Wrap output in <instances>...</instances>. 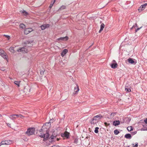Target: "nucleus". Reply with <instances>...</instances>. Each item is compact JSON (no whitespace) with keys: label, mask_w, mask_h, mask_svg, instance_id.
I'll use <instances>...</instances> for the list:
<instances>
[{"label":"nucleus","mask_w":147,"mask_h":147,"mask_svg":"<svg viewBox=\"0 0 147 147\" xmlns=\"http://www.w3.org/2000/svg\"><path fill=\"white\" fill-rule=\"evenodd\" d=\"M6 144H11L12 142V141L9 140H5Z\"/></svg>","instance_id":"24"},{"label":"nucleus","mask_w":147,"mask_h":147,"mask_svg":"<svg viewBox=\"0 0 147 147\" xmlns=\"http://www.w3.org/2000/svg\"><path fill=\"white\" fill-rule=\"evenodd\" d=\"M50 26L49 24H46L40 26L41 29L42 30H45L46 28H49Z\"/></svg>","instance_id":"7"},{"label":"nucleus","mask_w":147,"mask_h":147,"mask_svg":"<svg viewBox=\"0 0 147 147\" xmlns=\"http://www.w3.org/2000/svg\"><path fill=\"white\" fill-rule=\"evenodd\" d=\"M55 2V0H54L53 2H51L49 6V8H51L53 6Z\"/></svg>","instance_id":"32"},{"label":"nucleus","mask_w":147,"mask_h":147,"mask_svg":"<svg viewBox=\"0 0 147 147\" xmlns=\"http://www.w3.org/2000/svg\"><path fill=\"white\" fill-rule=\"evenodd\" d=\"M137 133V131H135L134 132H132L131 133V134L132 135H134L136 134Z\"/></svg>","instance_id":"42"},{"label":"nucleus","mask_w":147,"mask_h":147,"mask_svg":"<svg viewBox=\"0 0 147 147\" xmlns=\"http://www.w3.org/2000/svg\"><path fill=\"white\" fill-rule=\"evenodd\" d=\"M125 137L127 139H130L131 138V136L130 134H128L125 135Z\"/></svg>","instance_id":"19"},{"label":"nucleus","mask_w":147,"mask_h":147,"mask_svg":"<svg viewBox=\"0 0 147 147\" xmlns=\"http://www.w3.org/2000/svg\"><path fill=\"white\" fill-rule=\"evenodd\" d=\"M44 71H45V70H40V75L42 76L44 74Z\"/></svg>","instance_id":"40"},{"label":"nucleus","mask_w":147,"mask_h":147,"mask_svg":"<svg viewBox=\"0 0 147 147\" xmlns=\"http://www.w3.org/2000/svg\"><path fill=\"white\" fill-rule=\"evenodd\" d=\"M55 138V137L52 134V135L50 137V138L51 139L53 140Z\"/></svg>","instance_id":"43"},{"label":"nucleus","mask_w":147,"mask_h":147,"mask_svg":"<svg viewBox=\"0 0 147 147\" xmlns=\"http://www.w3.org/2000/svg\"><path fill=\"white\" fill-rule=\"evenodd\" d=\"M144 121L145 123L147 124V118L146 119L144 120Z\"/></svg>","instance_id":"46"},{"label":"nucleus","mask_w":147,"mask_h":147,"mask_svg":"<svg viewBox=\"0 0 147 147\" xmlns=\"http://www.w3.org/2000/svg\"><path fill=\"white\" fill-rule=\"evenodd\" d=\"M1 70L3 71H4L5 70V67H1Z\"/></svg>","instance_id":"44"},{"label":"nucleus","mask_w":147,"mask_h":147,"mask_svg":"<svg viewBox=\"0 0 147 147\" xmlns=\"http://www.w3.org/2000/svg\"><path fill=\"white\" fill-rule=\"evenodd\" d=\"M33 30V29L31 28H26L24 30V33L25 34H29Z\"/></svg>","instance_id":"6"},{"label":"nucleus","mask_w":147,"mask_h":147,"mask_svg":"<svg viewBox=\"0 0 147 147\" xmlns=\"http://www.w3.org/2000/svg\"><path fill=\"white\" fill-rule=\"evenodd\" d=\"M74 91L76 92H77L79 90V86L77 84L76 85V86H75L74 88Z\"/></svg>","instance_id":"21"},{"label":"nucleus","mask_w":147,"mask_h":147,"mask_svg":"<svg viewBox=\"0 0 147 147\" xmlns=\"http://www.w3.org/2000/svg\"><path fill=\"white\" fill-rule=\"evenodd\" d=\"M1 116V115L0 114V116Z\"/></svg>","instance_id":"55"},{"label":"nucleus","mask_w":147,"mask_h":147,"mask_svg":"<svg viewBox=\"0 0 147 147\" xmlns=\"http://www.w3.org/2000/svg\"><path fill=\"white\" fill-rule=\"evenodd\" d=\"M56 146L55 145H54L53 146H52L51 147H55Z\"/></svg>","instance_id":"52"},{"label":"nucleus","mask_w":147,"mask_h":147,"mask_svg":"<svg viewBox=\"0 0 147 147\" xmlns=\"http://www.w3.org/2000/svg\"><path fill=\"white\" fill-rule=\"evenodd\" d=\"M57 141H59V139L58 138H57Z\"/></svg>","instance_id":"53"},{"label":"nucleus","mask_w":147,"mask_h":147,"mask_svg":"<svg viewBox=\"0 0 147 147\" xmlns=\"http://www.w3.org/2000/svg\"><path fill=\"white\" fill-rule=\"evenodd\" d=\"M22 13L25 16H27L28 15V13L25 11L24 10L22 12Z\"/></svg>","instance_id":"35"},{"label":"nucleus","mask_w":147,"mask_h":147,"mask_svg":"<svg viewBox=\"0 0 147 147\" xmlns=\"http://www.w3.org/2000/svg\"><path fill=\"white\" fill-rule=\"evenodd\" d=\"M69 133L66 131L63 133L61 134V136L62 137H65L66 138H69Z\"/></svg>","instance_id":"4"},{"label":"nucleus","mask_w":147,"mask_h":147,"mask_svg":"<svg viewBox=\"0 0 147 147\" xmlns=\"http://www.w3.org/2000/svg\"><path fill=\"white\" fill-rule=\"evenodd\" d=\"M99 129V128L98 127H96L95 128V129L94 130V132L96 133H98V129Z\"/></svg>","instance_id":"37"},{"label":"nucleus","mask_w":147,"mask_h":147,"mask_svg":"<svg viewBox=\"0 0 147 147\" xmlns=\"http://www.w3.org/2000/svg\"><path fill=\"white\" fill-rule=\"evenodd\" d=\"M119 133V131L117 129H115L114 131V133L115 135H117Z\"/></svg>","instance_id":"34"},{"label":"nucleus","mask_w":147,"mask_h":147,"mask_svg":"<svg viewBox=\"0 0 147 147\" xmlns=\"http://www.w3.org/2000/svg\"><path fill=\"white\" fill-rule=\"evenodd\" d=\"M35 131V130L34 128L31 127L28 129L27 131L26 132V134L27 135L30 136L34 134Z\"/></svg>","instance_id":"1"},{"label":"nucleus","mask_w":147,"mask_h":147,"mask_svg":"<svg viewBox=\"0 0 147 147\" xmlns=\"http://www.w3.org/2000/svg\"><path fill=\"white\" fill-rule=\"evenodd\" d=\"M33 40H28L25 41L24 43L26 45L30 44H31L32 42H33Z\"/></svg>","instance_id":"22"},{"label":"nucleus","mask_w":147,"mask_h":147,"mask_svg":"<svg viewBox=\"0 0 147 147\" xmlns=\"http://www.w3.org/2000/svg\"><path fill=\"white\" fill-rule=\"evenodd\" d=\"M111 66L112 68L115 69L117 67V63H112L111 64Z\"/></svg>","instance_id":"16"},{"label":"nucleus","mask_w":147,"mask_h":147,"mask_svg":"<svg viewBox=\"0 0 147 147\" xmlns=\"http://www.w3.org/2000/svg\"><path fill=\"white\" fill-rule=\"evenodd\" d=\"M132 145L133 146V147H138V143L136 142V144L135 145H134V144H132Z\"/></svg>","instance_id":"39"},{"label":"nucleus","mask_w":147,"mask_h":147,"mask_svg":"<svg viewBox=\"0 0 147 147\" xmlns=\"http://www.w3.org/2000/svg\"><path fill=\"white\" fill-rule=\"evenodd\" d=\"M16 117H19L21 118H22L23 117H24V116L21 114H16Z\"/></svg>","instance_id":"36"},{"label":"nucleus","mask_w":147,"mask_h":147,"mask_svg":"<svg viewBox=\"0 0 147 147\" xmlns=\"http://www.w3.org/2000/svg\"><path fill=\"white\" fill-rule=\"evenodd\" d=\"M45 139L44 140V141H45L46 140H47L49 137V131H46V133L45 134Z\"/></svg>","instance_id":"17"},{"label":"nucleus","mask_w":147,"mask_h":147,"mask_svg":"<svg viewBox=\"0 0 147 147\" xmlns=\"http://www.w3.org/2000/svg\"><path fill=\"white\" fill-rule=\"evenodd\" d=\"M130 86H128V84H126L125 86V90L127 92H130L131 91V90L130 89Z\"/></svg>","instance_id":"9"},{"label":"nucleus","mask_w":147,"mask_h":147,"mask_svg":"<svg viewBox=\"0 0 147 147\" xmlns=\"http://www.w3.org/2000/svg\"><path fill=\"white\" fill-rule=\"evenodd\" d=\"M98 122V121L97 120H96V119H94V117L93 119H91L90 123L92 124H95L97 123Z\"/></svg>","instance_id":"11"},{"label":"nucleus","mask_w":147,"mask_h":147,"mask_svg":"<svg viewBox=\"0 0 147 147\" xmlns=\"http://www.w3.org/2000/svg\"><path fill=\"white\" fill-rule=\"evenodd\" d=\"M78 142V138H76L75 139L74 143L76 144H77Z\"/></svg>","instance_id":"33"},{"label":"nucleus","mask_w":147,"mask_h":147,"mask_svg":"<svg viewBox=\"0 0 147 147\" xmlns=\"http://www.w3.org/2000/svg\"><path fill=\"white\" fill-rule=\"evenodd\" d=\"M4 36H5L7 38L8 40L10 39V37L9 36L4 34Z\"/></svg>","instance_id":"41"},{"label":"nucleus","mask_w":147,"mask_h":147,"mask_svg":"<svg viewBox=\"0 0 147 147\" xmlns=\"http://www.w3.org/2000/svg\"><path fill=\"white\" fill-rule=\"evenodd\" d=\"M45 134L40 133V135H39V136L42 138H43V140L45 139Z\"/></svg>","instance_id":"30"},{"label":"nucleus","mask_w":147,"mask_h":147,"mask_svg":"<svg viewBox=\"0 0 147 147\" xmlns=\"http://www.w3.org/2000/svg\"><path fill=\"white\" fill-rule=\"evenodd\" d=\"M128 61V62L131 64H135L136 62H135L131 58H129L127 59Z\"/></svg>","instance_id":"12"},{"label":"nucleus","mask_w":147,"mask_h":147,"mask_svg":"<svg viewBox=\"0 0 147 147\" xmlns=\"http://www.w3.org/2000/svg\"><path fill=\"white\" fill-rule=\"evenodd\" d=\"M104 124L106 126H108V124L107 122H105Z\"/></svg>","instance_id":"48"},{"label":"nucleus","mask_w":147,"mask_h":147,"mask_svg":"<svg viewBox=\"0 0 147 147\" xmlns=\"http://www.w3.org/2000/svg\"><path fill=\"white\" fill-rule=\"evenodd\" d=\"M16 114H13L12 115H11L9 116V118L13 120H14V119L16 118Z\"/></svg>","instance_id":"15"},{"label":"nucleus","mask_w":147,"mask_h":147,"mask_svg":"<svg viewBox=\"0 0 147 147\" xmlns=\"http://www.w3.org/2000/svg\"><path fill=\"white\" fill-rule=\"evenodd\" d=\"M140 130L142 131H147V126L143 125V127Z\"/></svg>","instance_id":"23"},{"label":"nucleus","mask_w":147,"mask_h":147,"mask_svg":"<svg viewBox=\"0 0 147 147\" xmlns=\"http://www.w3.org/2000/svg\"><path fill=\"white\" fill-rule=\"evenodd\" d=\"M66 6L64 5H63L61 6L60 8L59 9V10L60 11L66 8Z\"/></svg>","instance_id":"26"},{"label":"nucleus","mask_w":147,"mask_h":147,"mask_svg":"<svg viewBox=\"0 0 147 147\" xmlns=\"http://www.w3.org/2000/svg\"><path fill=\"white\" fill-rule=\"evenodd\" d=\"M27 46H28V47H31V45H30L29 46H26L25 47H26Z\"/></svg>","instance_id":"51"},{"label":"nucleus","mask_w":147,"mask_h":147,"mask_svg":"<svg viewBox=\"0 0 147 147\" xmlns=\"http://www.w3.org/2000/svg\"><path fill=\"white\" fill-rule=\"evenodd\" d=\"M131 120V119H130V118H128V122H129V121H130Z\"/></svg>","instance_id":"49"},{"label":"nucleus","mask_w":147,"mask_h":147,"mask_svg":"<svg viewBox=\"0 0 147 147\" xmlns=\"http://www.w3.org/2000/svg\"><path fill=\"white\" fill-rule=\"evenodd\" d=\"M68 50L66 49H65L63 50V51L61 52V55L63 57L65 54L67 52Z\"/></svg>","instance_id":"13"},{"label":"nucleus","mask_w":147,"mask_h":147,"mask_svg":"<svg viewBox=\"0 0 147 147\" xmlns=\"http://www.w3.org/2000/svg\"><path fill=\"white\" fill-rule=\"evenodd\" d=\"M112 63H116L115 61L114 60H113L112 61Z\"/></svg>","instance_id":"47"},{"label":"nucleus","mask_w":147,"mask_h":147,"mask_svg":"<svg viewBox=\"0 0 147 147\" xmlns=\"http://www.w3.org/2000/svg\"><path fill=\"white\" fill-rule=\"evenodd\" d=\"M127 147H129V146H128Z\"/></svg>","instance_id":"54"},{"label":"nucleus","mask_w":147,"mask_h":147,"mask_svg":"<svg viewBox=\"0 0 147 147\" xmlns=\"http://www.w3.org/2000/svg\"><path fill=\"white\" fill-rule=\"evenodd\" d=\"M147 5V3H146L142 5L140 7L139 9H138L139 10L141 11L145 8L146 6Z\"/></svg>","instance_id":"8"},{"label":"nucleus","mask_w":147,"mask_h":147,"mask_svg":"<svg viewBox=\"0 0 147 147\" xmlns=\"http://www.w3.org/2000/svg\"><path fill=\"white\" fill-rule=\"evenodd\" d=\"M0 55L4 59L7 60V56L5 52L2 49H0Z\"/></svg>","instance_id":"2"},{"label":"nucleus","mask_w":147,"mask_h":147,"mask_svg":"<svg viewBox=\"0 0 147 147\" xmlns=\"http://www.w3.org/2000/svg\"><path fill=\"white\" fill-rule=\"evenodd\" d=\"M20 82V81H15L14 82V83L15 84L17 85L19 87Z\"/></svg>","instance_id":"27"},{"label":"nucleus","mask_w":147,"mask_h":147,"mask_svg":"<svg viewBox=\"0 0 147 147\" xmlns=\"http://www.w3.org/2000/svg\"><path fill=\"white\" fill-rule=\"evenodd\" d=\"M17 51L19 52H22L23 53H27L28 52V50L25 48L23 47L17 50Z\"/></svg>","instance_id":"5"},{"label":"nucleus","mask_w":147,"mask_h":147,"mask_svg":"<svg viewBox=\"0 0 147 147\" xmlns=\"http://www.w3.org/2000/svg\"><path fill=\"white\" fill-rule=\"evenodd\" d=\"M20 28L23 29L25 28L26 26L25 25L23 24H21L20 25Z\"/></svg>","instance_id":"28"},{"label":"nucleus","mask_w":147,"mask_h":147,"mask_svg":"<svg viewBox=\"0 0 147 147\" xmlns=\"http://www.w3.org/2000/svg\"><path fill=\"white\" fill-rule=\"evenodd\" d=\"M42 130H43V129H41L40 130H39V131L40 132H43Z\"/></svg>","instance_id":"50"},{"label":"nucleus","mask_w":147,"mask_h":147,"mask_svg":"<svg viewBox=\"0 0 147 147\" xmlns=\"http://www.w3.org/2000/svg\"><path fill=\"white\" fill-rule=\"evenodd\" d=\"M68 39V38L67 36H65V37H60L59 38H58L57 39V40H67Z\"/></svg>","instance_id":"14"},{"label":"nucleus","mask_w":147,"mask_h":147,"mask_svg":"<svg viewBox=\"0 0 147 147\" xmlns=\"http://www.w3.org/2000/svg\"><path fill=\"white\" fill-rule=\"evenodd\" d=\"M105 24H104L102 23L101 25L100 26V29L99 31V33H100L103 30Z\"/></svg>","instance_id":"20"},{"label":"nucleus","mask_w":147,"mask_h":147,"mask_svg":"<svg viewBox=\"0 0 147 147\" xmlns=\"http://www.w3.org/2000/svg\"><path fill=\"white\" fill-rule=\"evenodd\" d=\"M102 117V116L100 114L97 115L94 117V119H96L98 121L100 120Z\"/></svg>","instance_id":"10"},{"label":"nucleus","mask_w":147,"mask_h":147,"mask_svg":"<svg viewBox=\"0 0 147 147\" xmlns=\"http://www.w3.org/2000/svg\"><path fill=\"white\" fill-rule=\"evenodd\" d=\"M127 129L128 131H131L133 130V128L132 126H129L127 127Z\"/></svg>","instance_id":"25"},{"label":"nucleus","mask_w":147,"mask_h":147,"mask_svg":"<svg viewBox=\"0 0 147 147\" xmlns=\"http://www.w3.org/2000/svg\"><path fill=\"white\" fill-rule=\"evenodd\" d=\"M120 124V121L119 120L115 121L113 122V125L115 126H117Z\"/></svg>","instance_id":"18"},{"label":"nucleus","mask_w":147,"mask_h":147,"mask_svg":"<svg viewBox=\"0 0 147 147\" xmlns=\"http://www.w3.org/2000/svg\"><path fill=\"white\" fill-rule=\"evenodd\" d=\"M14 48L13 47H11L9 48V50L11 52L14 53Z\"/></svg>","instance_id":"29"},{"label":"nucleus","mask_w":147,"mask_h":147,"mask_svg":"<svg viewBox=\"0 0 147 147\" xmlns=\"http://www.w3.org/2000/svg\"><path fill=\"white\" fill-rule=\"evenodd\" d=\"M7 124L8 126L9 127H11V124L9 123H7Z\"/></svg>","instance_id":"45"},{"label":"nucleus","mask_w":147,"mask_h":147,"mask_svg":"<svg viewBox=\"0 0 147 147\" xmlns=\"http://www.w3.org/2000/svg\"><path fill=\"white\" fill-rule=\"evenodd\" d=\"M6 144L5 141H2L0 144V146L2 145Z\"/></svg>","instance_id":"38"},{"label":"nucleus","mask_w":147,"mask_h":147,"mask_svg":"<svg viewBox=\"0 0 147 147\" xmlns=\"http://www.w3.org/2000/svg\"><path fill=\"white\" fill-rule=\"evenodd\" d=\"M138 26L137 25V24H134L132 26V27L130 28L131 30H133L134 29H135V32H136L137 31L140 30V28H142V26L141 27L139 28H137Z\"/></svg>","instance_id":"3"},{"label":"nucleus","mask_w":147,"mask_h":147,"mask_svg":"<svg viewBox=\"0 0 147 147\" xmlns=\"http://www.w3.org/2000/svg\"><path fill=\"white\" fill-rule=\"evenodd\" d=\"M52 134L55 137L59 135L57 133H56V132H55V131H54Z\"/></svg>","instance_id":"31"}]
</instances>
